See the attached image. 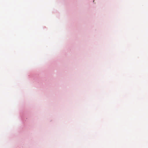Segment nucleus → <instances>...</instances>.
I'll return each mask as SVG.
<instances>
[{
	"label": "nucleus",
	"instance_id": "1",
	"mask_svg": "<svg viewBox=\"0 0 148 148\" xmlns=\"http://www.w3.org/2000/svg\"><path fill=\"white\" fill-rule=\"evenodd\" d=\"M21 119L22 121H26V120L27 119V118H24V114H21Z\"/></svg>",
	"mask_w": 148,
	"mask_h": 148
}]
</instances>
